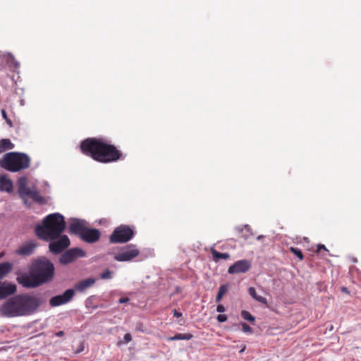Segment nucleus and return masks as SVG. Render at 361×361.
<instances>
[{
	"label": "nucleus",
	"instance_id": "nucleus-1",
	"mask_svg": "<svg viewBox=\"0 0 361 361\" xmlns=\"http://www.w3.org/2000/svg\"><path fill=\"white\" fill-rule=\"evenodd\" d=\"M81 152L96 161L107 164L124 159L121 150L101 137H89L80 142Z\"/></svg>",
	"mask_w": 361,
	"mask_h": 361
},
{
	"label": "nucleus",
	"instance_id": "nucleus-2",
	"mask_svg": "<svg viewBox=\"0 0 361 361\" xmlns=\"http://www.w3.org/2000/svg\"><path fill=\"white\" fill-rule=\"evenodd\" d=\"M54 264L46 257L33 259L28 273H22L17 276V281L23 287L34 288L49 283L54 279Z\"/></svg>",
	"mask_w": 361,
	"mask_h": 361
},
{
	"label": "nucleus",
	"instance_id": "nucleus-3",
	"mask_svg": "<svg viewBox=\"0 0 361 361\" xmlns=\"http://www.w3.org/2000/svg\"><path fill=\"white\" fill-rule=\"evenodd\" d=\"M42 304V299L36 295L29 293L16 295L0 306V315L9 318L31 315Z\"/></svg>",
	"mask_w": 361,
	"mask_h": 361
},
{
	"label": "nucleus",
	"instance_id": "nucleus-4",
	"mask_svg": "<svg viewBox=\"0 0 361 361\" xmlns=\"http://www.w3.org/2000/svg\"><path fill=\"white\" fill-rule=\"evenodd\" d=\"M65 228L63 216L59 213H53L44 217L42 224L35 227V233L39 239L49 241L59 238Z\"/></svg>",
	"mask_w": 361,
	"mask_h": 361
},
{
	"label": "nucleus",
	"instance_id": "nucleus-5",
	"mask_svg": "<svg viewBox=\"0 0 361 361\" xmlns=\"http://www.w3.org/2000/svg\"><path fill=\"white\" fill-rule=\"evenodd\" d=\"M30 157L20 152H8L0 160V166L11 172H18L29 168Z\"/></svg>",
	"mask_w": 361,
	"mask_h": 361
},
{
	"label": "nucleus",
	"instance_id": "nucleus-6",
	"mask_svg": "<svg viewBox=\"0 0 361 361\" xmlns=\"http://www.w3.org/2000/svg\"><path fill=\"white\" fill-rule=\"evenodd\" d=\"M28 179L25 176H22L18 180V194L25 204H27V198H30L34 202L42 204L46 203V200L40 195L39 192L35 186L28 187Z\"/></svg>",
	"mask_w": 361,
	"mask_h": 361
},
{
	"label": "nucleus",
	"instance_id": "nucleus-7",
	"mask_svg": "<svg viewBox=\"0 0 361 361\" xmlns=\"http://www.w3.org/2000/svg\"><path fill=\"white\" fill-rule=\"evenodd\" d=\"M134 235L133 228L126 225H121L114 229L109 237V241L111 243H125L130 240Z\"/></svg>",
	"mask_w": 361,
	"mask_h": 361
},
{
	"label": "nucleus",
	"instance_id": "nucleus-8",
	"mask_svg": "<svg viewBox=\"0 0 361 361\" xmlns=\"http://www.w3.org/2000/svg\"><path fill=\"white\" fill-rule=\"evenodd\" d=\"M140 255V250L135 244H129L122 247L119 252L115 255L114 259L118 262H129Z\"/></svg>",
	"mask_w": 361,
	"mask_h": 361
},
{
	"label": "nucleus",
	"instance_id": "nucleus-9",
	"mask_svg": "<svg viewBox=\"0 0 361 361\" xmlns=\"http://www.w3.org/2000/svg\"><path fill=\"white\" fill-rule=\"evenodd\" d=\"M85 256V252L79 247H74L65 252L60 257V263L62 264H68L75 260L77 257H82Z\"/></svg>",
	"mask_w": 361,
	"mask_h": 361
},
{
	"label": "nucleus",
	"instance_id": "nucleus-10",
	"mask_svg": "<svg viewBox=\"0 0 361 361\" xmlns=\"http://www.w3.org/2000/svg\"><path fill=\"white\" fill-rule=\"evenodd\" d=\"M75 295L73 289H68L63 294L52 297L49 300L51 307H58L70 302Z\"/></svg>",
	"mask_w": 361,
	"mask_h": 361
},
{
	"label": "nucleus",
	"instance_id": "nucleus-11",
	"mask_svg": "<svg viewBox=\"0 0 361 361\" xmlns=\"http://www.w3.org/2000/svg\"><path fill=\"white\" fill-rule=\"evenodd\" d=\"M70 245V240L67 235H62L58 240L49 243L50 252L59 254Z\"/></svg>",
	"mask_w": 361,
	"mask_h": 361
},
{
	"label": "nucleus",
	"instance_id": "nucleus-12",
	"mask_svg": "<svg viewBox=\"0 0 361 361\" xmlns=\"http://www.w3.org/2000/svg\"><path fill=\"white\" fill-rule=\"evenodd\" d=\"M251 268V262L247 259H241L230 266L228 272L230 274L245 273Z\"/></svg>",
	"mask_w": 361,
	"mask_h": 361
},
{
	"label": "nucleus",
	"instance_id": "nucleus-13",
	"mask_svg": "<svg viewBox=\"0 0 361 361\" xmlns=\"http://www.w3.org/2000/svg\"><path fill=\"white\" fill-rule=\"evenodd\" d=\"M87 227V223L84 220L73 219L69 226L71 233L78 235L80 238Z\"/></svg>",
	"mask_w": 361,
	"mask_h": 361
},
{
	"label": "nucleus",
	"instance_id": "nucleus-14",
	"mask_svg": "<svg viewBox=\"0 0 361 361\" xmlns=\"http://www.w3.org/2000/svg\"><path fill=\"white\" fill-rule=\"evenodd\" d=\"M37 246V244L36 243V242L33 240H29V241H27V242H25L24 243H23L16 250V253L18 255H20V256H25V257L30 256L34 252Z\"/></svg>",
	"mask_w": 361,
	"mask_h": 361
},
{
	"label": "nucleus",
	"instance_id": "nucleus-15",
	"mask_svg": "<svg viewBox=\"0 0 361 361\" xmlns=\"http://www.w3.org/2000/svg\"><path fill=\"white\" fill-rule=\"evenodd\" d=\"M100 236L101 233L98 229L89 228L87 226L80 238L86 243H94L99 240Z\"/></svg>",
	"mask_w": 361,
	"mask_h": 361
},
{
	"label": "nucleus",
	"instance_id": "nucleus-16",
	"mask_svg": "<svg viewBox=\"0 0 361 361\" xmlns=\"http://www.w3.org/2000/svg\"><path fill=\"white\" fill-rule=\"evenodd\" d=\"M16 286L7 282H0V300L16 292Z\"/></svg>",
	"mask_w": 361,
	"mask_h": 361
},
{
	"label": "nucleus",
	"instance_id": "nucleus-17",
	"mask_svg": "<svg viewBox=\"0 0 361 361\" xmlns=\"http://www.w3.org/2000/svg\"><path fill=\"white\" fill-rule=\"evenodd\" d=\"M13 181L6 176L2 175L0 176V191L7 192L8 193L13 192Z\"/></svg>",
	"mask_w": 361,
	"mask_h": 361
},
{
	"label": "nucleus",
	"instance_id": "nucleus-18",
	"mask_svg": "<svg viewBox=\"0 0 361 361\" xmlns=\"http://www.w3.org/2000/svg\"><path fill=\"white\" fill-rule=\"evenodd\" d=\"M95 283V280L92 278H88L85 280L80 281L77 283L75 286L76 290L79 292H83L86 289L90 288Z\"/></svg>",
	"mask_w": 361,
	"mask_h": 361
},
{
	"label": "nucleus",
	"instance_id": "nucleus-19",
	"mask_svg": "<svg viewBox=\"0 0 361 361\" xmlns=\"http://www.w3.org/2000/svg\"><path fill=\"white\" fill-rule=\"evenodd\" d=\"M248 293L253 299L263 305H265L266 306H268V301L267 298L263 296L258 295L254 287H250Z\"/></svg>",
	"mask_w": 361,
	"mask_h": 361
},
{
	"label": "nucleus",
	"instance_id": "nucleus-20",
	"mask_svg": "<svg viewBox=\"0 0 361 361\" xmlns=\"http://www.w3.org/2000/svg\"><path fill=\"white\" fill-rule=\"evenodd\" d=\"M211 253L214 262H218L220 259H228L230 257L228 253H222L216 251L215 249H211Z\"/></svg>",
	"mask_w": 361,
	"mask_h": 361
},
{
	"label": "nucleus",
	"instance_id": "nucleus-21",
	"mask_svg": "<svg viewBox=\"0 0 361 361\" xmlns=\"http://www.w3.org/2000/svg\"><path fill=\"white\" fill-rule=\"evenodd\" d=\"M12 269V264L9 262L0 264V279H3Z\"/></svg>",
	"mask_w": 361,
	"mask_h": 361
},
{
	"label": "nucleus",
	"instance_id": "nucleus-22",
	"mask_svg": "<svg viewBox=\"0 0 361 361\" xmlns=\"http://www.w3.org/2000/svg\"><path fill=\"white\" fill-rule=\"evenodd\" d=\"M237 230L240 235V237L245 240H247L252 235L250 228L248 226H245L242 228H238Z\"/></svg>",
	"mask_w": 361,
	"mask_h": 361
},
{
	"label": "nucleus",
	"instance_id": "nucleus-23",
	"mask_svg": "<svg viewBox=\"0 0 361 361\" xmlns=\"http://www.w3.org/2000/svg\"><path fill=\"white\" fill-rule=\"evenodd\" d=\"M193 337L191 334H176L174 336L168 338V341L190 340Z\"/></svg>",
	"mask_w": 361,
	"mask_h": 361
},
{
	"label": "nucleus",
	"instance_id": "nucleus-24",
	"mask_svg": "<svg viewBox=\"0 0 361 361\" xmlns=\"http://www.w3.org/2000/svg\"><path fill=\"white\" fill-rule=\"evenodd\" d=\"M0 145L2 147L4 152L12 149L14 147V145L11 142L9 139H2L0 140Z\"/></svg>",
	"mask_w": 361,
	"mask_h": 361
},
{
	"label": "nucleus",
	"instance_id": "nucleus-25",
	"mask_svg": "<svg viewBox=\"0 0 361 361\" xmlns=\"http://www.w3.org/2000/svg\"><path fill=\"white\" fill-rule=\"evenodd\" d=\"M228 285H222L220 286L219 289V291H218V293H217V295L216 297V302H219L223 296L225 295V293L227 292L228 290Z\"/></svg>",
	"mask_w": 361,
	"mask_h": 361
},
{
	"label": "nucleus",
	"instance_id": "nucleus-26",
	"mask_svg": "<svg viewBox=\"0 0 361 361\" xmlns=\"http://www.w3.org/2000/svg\"><path fill=\"white\" fill-rule=\"evenodd\" d=\"M241 317L247 321H249L250 322H255V317L252 316L248 311L243 310L241 312Z\"/></svg>",
	"mask_w": 361,
	"mask_h": 361
},
{
	"label": "nucleus",
	"instance_id": "nucleus-27",
	"mask_svg": "<svg viewBox=\"0 0 361 361\" xmlns=\"http://www.w3.org/2000/svg\"><path fill=\"white\" fill-rule=\"evenodd\" d=\"M290 251L293 254L295 255L299 258L300 260H302L304 259V255L300 249L294 247H290Z\"/></svg>",
	"mask_w": 361,
	"mask_h": 361
},
{
	"label": "nucleus",
	"instance_id": "nucleus-28",
	"mask_svg": "<svg viewBox=\"0 0 361 361\" xmlns=\"http://www.w3.org/2000/svg\"><path fill=\"white\" fill-rule=\"evenodd\" d=\"M1 113L2 117L4 118V119H5L6 122L7 123L8 126L13 127L12 121L10 118H8L6 110L1 109Z\"/></svg>",
	"mask_w": 361,
	"mask_h": 361
},
{
	"label": "nucleus",
	"instance_id": "nucleus-29",
	"mask_svg": "<svg viewBox=\"0 0 361 361\" xmlns=\"http://www.w3.org/2000/svg\"><path fill=\"white\" fill-rule=\"evenodd\" d=\"M100 277L102 279H110L112 278V272L106 269L101 274Z\"/></svg>",
	"mask_w": 361,
	"mask_h": 361
},
{
	"label": "nucleus",
	"instance_id": "nucleus-30",
	"mask_svg": "<svg viewBox=\"0 0 361 361\" xmlns=\"http://www.w3.org/2000/svg\"><path fill=\"white\" fill-rule=\"evenodd\" d=\"M241 326H242V330L245 332V333H249V334H252L253 331H252V329L246 323H241Z\"/></svg>",
	"mask_w": 361,
	"mask_h": 361
},
{
	"label": "nucleus",
	"instance_id": "nucleus-31",
	"mask_svg": "<svg viewBox=\"0 0 361 361\" xmlns=\"http://www.w3.org/2000/svg\"><path fill=\"white\" fill-rule=\"evenodd\" d=\"M324 250L325 252L329 253V250L326 247V246L323 244H319L317 245V249L316 250V253L319 255L321 253V250Z\"/></svg>",
	"mask_w": 361,
	"mask_h": 361
},
{
	"label": "nucleus",
	"instance_id": "nucleus-32",
	"mask_svg": "<svg viewBox=\"0 0 361 361\" xmlns=\"http://www.w3.org/2000/svg\"><path fill=\"white\" fill-rule=\"evenodd\" d=\"M216 319L219 322H224L227 320V316L226 314H219Z\"/></svg>",
	"mask_w": 361,
	"mask_h": 361
},
{
	"label": "nucleus",
	"instance_id": "nucleus-33",
	"mask_svg": "<svg viewBox=\"0 0 361 361\" xmlns=\"http://www.w3.org/2000/svg\"><path fill=\"white\" fill-rule=\"evenodd\" d=\"M131 340H132V336H131L130 334H128V333L126 334L124 336V343H128L130 341H131Z\"/></svg>",
	"mask_w": 361,
	"mask_h": 361
},
{
	"label": "nucleus",
	"instance_id": "nucleus-34",
	"mask_svg": "<svg viewBox=\"0 0 361 361\" xmlns=\"http://www.w3.org/2000/svg\"><path fill=\"white\" fill-rule=\"evenodd\" d=\"M216 311L218 312H224L225 311V307L223 305H218L216 307Z\"/></svg>",
	"mask_w": 361,
	"mask_h": 361
},
{
	"label": "nucleus",
	"instance_id": "nucleus-35",
	"mask_svg": "<svg viewBox=\"0 0 361 361\" xmlns=\"http://www.w3.org/2000/svg\"><path fill=\"white\" fill-rule=\"evenodd\" d=\"M129 301V298L126 297V298H121L119 299L118 302L119 303H125V302H127Z\"/></svg>",
	"mask_w": 361,
	"mask_h": 361
},
{
	"label": "nucleus",
	"instance_id": "nucleus-36",
	"mask_svg": "<svg viewBox=\"0 0 361 361\" xmlns=\"http://www.w3.org/2000/svg\"><path fill=\"white\" fill-rule=\"evenodd\" d=\"M173 316L176 317H182V313L178 312L176 310H173Z\"/></svg>",
	"mask_w": 361,
	"mask_h": 361
},
{
	"label": "nucleus",
	"instance_id": "nucleus-37",
	"mask_svg": "<svg viewBox=\"0 0 361 361\" xmlns=\"http://www.w3.org/2000/svg\"><path fill=\"white\" fill-rule=\"evenodd\" d=\"M11 63L16 68H18L20 66L19 63L18 61H16L14 59H12Z\"/></svg>",
	"mask_w": 361,
	"mask_h": 361
},
{
	"label": "nucleus",
	"instance_id": "nucleus-38",
	"mask_svg": "<svg viewBox=\"0 0 361 361\" xmlns=\"http://www.w3.org/2000/svg\"><path fill=\"white\" fill-rule=\"evenodd\" d=\"M341 290L346 294H350V291L348 290L346 287H341Z\"/></svg>",
	"mask_w": 361,
	"mask_h": 361
},
{
	"label": "nucleus",
	"instance_id": "nucleus-39",
	"mask_svg": "<svg viewBox=\"0 0 361 361\" xmlns=\"http://www.w3.org/2000/svg\"><path fill=\"white\" fill-rule=\"evenodd\" d=\"M83 350H84V345H83V343H81L80 345L79 348L77 350L76 353H79L82 352Z\"/></svg>",
	"mask_w": 361,
	"mask_h": 361
},
{
	"label": "nucleus",
	"instance_id": "nucleus-40",
	"mask_svg": "<svg viewBox=\"0 0 361 361\" xmlns=\"http://www.w3.org/2000/svg\"><path fill=\"white\" fill-rule=\"evenodd\" d=\"M64 335V332L63 331H58L56 333V336L58 337L63 336Z\"/></svg>",
	"mask_w": 361,
	"mask_h": 361
},
{
	"label": "nucleus",
	"instance_id": "nucleus-41",
	"mask_svg": "<svg viewBox=\"0 0 361 361\" xmlns=\"http://www.w3.org/2000/svg\"><path fill=\"white\" fill-rule=\"evenodd\" d=\"M245 350V346H244L240 350V353H242L243 352H244Z\"/></svg>",
	"mask_w": 361,
	"mask_h": 361
},
{
	"label": "nucleus",
	"instance_id": "nucleus-42",
	"mask_svg": "<svg viewBox=\"0 0 361 361\" xmlns=\"http://www.w3.org/2000/svg\"><path fill=\"white\" fill-rule=\"evenodd\" d=\"M3 152H4V151H3V149H2L1 146L0 145V154H1V153H3Z\"/></svg>",
	"mask_w": 361,
	"mask_h": 361
},
{
	"label": "nucleus",
	"instance_id": "nucleus-43",
	"mask_svg": "<svg viewBox=\"0 0 361 361\" xmlns=\"http://www.w3.org/2000/svg\"><path fill=\"white\" fill-rule=\"evenodd\" d=\"M136 330H137V331H141V329H140V326H136Z\"/></svg>",
	"mask_w": 361,
	"mask_h": 361
},
{
	"label": "nucleus",
	"instance_id": "nucleus-44",
	"mask_svg": "<svg viewBox=\"0 0 361 361\" xmlns=\"http://www.w3.org/2000/svg\"><path fill=\"white\" fill-rule=\"evenodd\" d=\"M322 257H325L326 255L324 254H321Z\"/></svg>",
	"mask_w": 361,
	"mask_h": 361
}]
</instances>
